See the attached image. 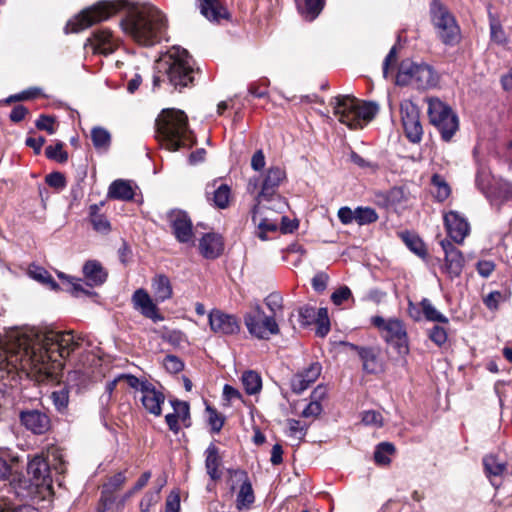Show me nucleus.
<instances>
[{"label": "nucleus", "mask_w": 512, "mask_h": 512, "mask_svg": "<svg viewBox=\"0 0 512 512\" xmlns=\"http://www.w3.org/2000/svg\"><path fill=\"white\" fill-rule=\"evenodd\" d=\"M77 346L71 331L17 328L7 334L5 346L0 347V371H23L39 382L56 381L63 367L61 360Z\"/></svg>", "instance_id": "1"}, {"label": "nucleus", "mask_w": 512, "mask_h": 512, "mask_svg": "<svg viewBox=\"0 0 512 512\" xmlns=\"http://www.w3.org/2000/svg\"><path fill=\"white\" fill-rule=\"evenodd\" d=\"M286 179L285 170L278 166L270 167L264 174L260 192L256 196V204L252 210V219L262 230L274 231L278 228V219L271 218L269 211L282 214L287 208V203L277 189Z\"/></svg>", "instance_id": "2"}, {"label": "nucleus", "mask_w": 512, "mask_h": 512, "mask_svg": "<svg viewBox=\"0 0 512 512\" xmlns=\"http://www.w3.org/2000/svg\"><path fill=\"white\" fill-rule=\"evenodd\" d=\"M123 31L135 42L152 46L159 42L166 30L164 15L152 5H142L129 12L121 21Z\"/></svg>", "instance_id": "3"}, {"label": "nucleus", "mask_w": 512, "mask_h": 512, "mask_svg": "<svg viewBox=\"0 0 512 512\" xmlns=\"http://www.w3.org/2000/svg\"><path fill=\"white\" fill-rule=\"evenodd\" d=\"M156 130L161 146L170 152L190 149L196 143L187 115L179 109H163L156 119Z\"/></svg>", "instance_id": "4"}, {"label": "nucleus", "mask_w": 512, "mask_h": 512, "mask_svg": "<svg viewBox=\"0 0 512 512\" xmlns=\"http://www.w3.org/2000/svg\"><path fill=\"white\" fill-rule=\"evenodd\" d=\"M334 115L350 129H361L378 113L374 102H364L349 95L338 96L334 101Z\"/></svg>", "instance_id": "5"}, {"label": "nucleus", "mask_w": 512, "mask_h": 512, "mask_svg": "<svg viewBox=\"0 0 512 512\" xmlns=\"http://www.w3.org/2000/svg\"><path fill=\"white\" fill-rule=\"evenodd\" d=\"M396 83L400 86L412 85L417 89H428L437 85L438 75L430 65L406 59L399 66Z\"/></svg>", "instance_id": "6"}, {"label": "nucleus", "mask_w": 512, "mask_h": 512, "mask_svg": "<svg viewBox=\"0 0 512 512\" xmlns=\"http://www.w3.org/2000/svg\"><path fill=\"white\" fill-rule=\"evenodd\" d=\"M125 6L126 2L124 0L99 2L71 19L66 25V30L67 32L84 30L97 22L108 19Z\"/></svg>", "instance_id": "7"}, {"label": "nucleus", "mask_w": 512, "mask_h": 512, "mask_svg": "<svg viewBox=\"0 0 512 512\" xmlns=\"http://www.w3.org/2000/svg\"><path fill=\"white\" fill-rule=\"evenodd\" d=\"M166 74L175 88L186 87L193 81V69L187 50L173 47L165 59Z\"/></svg>", "instance_id": "8"}, {"label": "nucleus", "mask_w": 512, "mask_h": 512, "mask_svg": "<svg viewBox=\"0 0 512 512\" xmlns=\"http://www.w3.org/2000/svg\"><path fill=\"white\" fill-rule=\"evenodd\" d=\"M371 323L380 331L382 338L396 350L398 355L402 357L408 355V336L405 325L401 320L374 316L371 318Z\"/></svg>", "instance_id": "9"}, {"label": "nucleus", "mask_w": 512, "mask_h": 512, "mask_svg": "<svg viewBox=\"0 0 512 512\" xmlns=\"http://www.w3.org/2000/svg\"><path fill=\"white\" fill-rule=\"evenodd\" d=\"M428 116L441 134L444 141L448 142L459 129L458 116L444 102L437 98L428 101Z\"/></svg>", "instance_id": "10"}, {"label": "nucleus", "mask_w": 512, "mask_h": 512, "mask_svg": "<svg viewBox=\"0 0 512 512\" xmlns=\"http://www.w3.org/2000/svg\"><path fill=\"white\" fill-rule=\"evenodd\" d=\"M431 20L436 33L446 45H455L460 39V28L454 16L438 1L431 4Z\"/></svg>", "instance_id": "11"}, {"label": "nucleus", "mask_w": 512, "mask_h": 512, "mask_svg": "<svg viewBox=\"0 0 512 512\" xmlns=\"http://www.w3.org/2000/svg\"><path fill=\"white\" fill-rule=\"evenodd\" d=\"M244 323L248 332L258 339H268L270 335L279 333L274 316H267L259 304L250 306L244 315Z\"/></svg>", "instance_id": "12"}, {"label": "nucleus", "mask_w": 512, "mask_h": 512, "mask_svg": "<svg viewBox=\"0 0 512 512\" xmlns=\"http://www.w3.org/2000/svg\"><path fill=\"white\" fill-rule=\"evenodd\" d=\"M400 114L406 137L412 143H419L422 140L423 128L418 107L411 100L405 99L400 103Z\"/></svg>", "instance_id": "13"}, {"label": "nucleus", "mask_w": 512, "mask_h": 512, "mask_svg": "<svg viewBox=\"0 0 512 512\" xmlns=\"http://www.w3.org/2000/svg\"><path fill=\"white\" fill-rule=\"evenodd\" d=\"M231 490H235L239 485L236 498V508L238 510L249 509L255 501V495L248 475L243 470L230 471Z\"/></svg>", "instance_id": "14"}, {"label": "nucleus", "mask_w": 512, "mask_h": 512, "mask_svg": "<svg viewBox=\"0 0 512 512\" xmlns=\"http://www.w3.org/2000/svg\"><path fill=\"white\" fill-rule=\"evenodd\" d=\"M440 245L444 251V263L441 266L442 273L451 280L460 277L464 268V257L450 241L441 240Z\"/></svg>", "instance_id": "15"}, {"label": "nucleus", "mask_w": 512, "mask_h": 512, "mask_svg": "<svg viewBox=\"0 0 512 512\" xmlns=\"http://www.w3.org/2000/svg\"><path fill=\"white\" fill-rule=\"evenodd\" d=\"M211 331L219 335H234L240 331V323L235 315L213 309L208 314Z\"/></svg>", "instance_id": "16"}, {"label": "nucleus", "mask_w": 512, "mask_h": 512, "mask_svg": "<svg viewBox=\"0 0 512 512\" xmlns=\"http://www.w3.org/2000/svg\"><path fill=\"white\" fill-rule=\"evenodd\" d=\"M167 219L175 238L179 242L188 243L192 241V222L186 212L182 210H172L167 214Z\"/></svg>", "instance_id": "17"}, {"label": "nucleus", "mask_w": 512, "mask_h": 512, "mask_svg": "<svg viewBox=\"0 0 512 512\" xmlns=\"http://www.w3.org/2000/svg\"><path fill=\"white\" fill-rule=\"evenodd\" d=\"M131 300L133 307L144 317L151 319L153 322H160L164 319L159 313L156 303L145 289H137L133 293Z\"/></svg>", "instance_id": "18"}, {"label": "nucleus", "mask_w": 512, "mask_h": 512, "mask_svg": "<svg viewBox=\"0 0 512 512\" xmlns=\"http://www.w3.org/2000/svg\"><path fill=\"white\" fill-rule=\"evenodd\" d=\"M444 224L447 234L457 243L463 242L469 234V223L456 211H449L444 215Z\"/></svg>", "instance_id": "19"}, {"label": "nucleus", "mask_w": 512, "mask_h": 512, "mask_svg": "<svg viewBox=\"0 0 512 512\" xmlns=\"http://www.w3.org/2000/svg\"><path fill=\"white\" fill-rule=\"evenodd\" d=\"M27 473L31 482L37 486H50V468L49 464L41 455H35L28 463Z\"/></svg>", "instance_id": "20"}, {"label": "nucleus", "mask_w": 512, "mask_h": 512, "mask_svg": "<svg viewBox=\"0 0 512 512\" xmlns=\"http://www.w3.org/2000/svg\"><path fill=\"white\" fill-rule=\"evenodd\" d=\"M21 424L34 434H44L50 428V419L42 411L25 410L20 413Z\"/></svg>", "instance_id": "21"}, {"label": "nucleus", "mask_w": 512, "mask_h": 512, "mask_svg": "<svg viewBox=\"0 0 512 512\" xmlns=\"http://www.w3.org/2000/svg\"><path fill=\"white\" fill-rule=\"evenodd\" d=\"M88 44L95 53L108 55L117 49L119 41L112 35L110 30L101 29L88 39Z\"/></svg>", "instance_id": "22"}, {"label": "nucleus", "mask_w": 512, "mask_h": 512, "mask_svg": "<svg viewBox=\"0 0 512 512\" xmlns=\"http://www.w3.org/2000/svg\"><path fill=\"white\" fill-rule=\"evenodd\" d=\"M321 370L322 367L319 363H312L305 370L295 374L291 379L292 391L301 394L318 379Z\"/></svg>", "instance_id": "23"}, {"label": "nucleus", "mask_w": 512, "mask_h": 512, "mask_svg": "<svg viewBox=\"0 0 512 512\" xmlns=\"http://www.w3.org/2000/svg\"><path fill=\"white\" fill-rule=\"evenodd\" d=\"M142 396L140 398L144 408L155 416L161 415V406L165 402L164 394L157 390L156 387L150 383L148 386H143Z\"/></svg>", "instance_id": "24"}, {"label": "nucleus", "mask_w": 512, "mask_h": 512, "mask_svg": "<svg viewBox=\"0 0 512 512\" xmlns=\"http://www.w3.org/2000/svg\"><path fill=\"white\" fill-rule=\"evenodd\" d=\"M224 249L223 239L217 233L205 234L199 242L200 253L207 259H215Z\"/></svg>", "instance_id": "25"}, {"label": "nucleus", "mask_w": 512, "mask_h": 512, "mask_svg": "<svg viewBox=\"0 0 512 512\" xmlns=\"http://www.w3.org/2000/svg\"><path fill=\"white\" fill-rule=\"evenodd\" d=\"M206 195L217 208L225 209L229 205L231 189L227 184L214 180L206 186Z\"/></svg>", "instance_id": "26"}, {"label": "nucleus", "mask_w": 512, "mask_h": 512, "mask_svg": "<svg viewBox=\"0 0 512 512\" xmlns=\"http://www.w3.org/2000/svg\"><path fill=\"white\" fill-rule=\"evenodd\" d=\"M197 5L201 14L209 21L218 22L229 18L230 14L220 0H197Z\"/></svg>", "instance_id": "27"}, {"label": "nucleus", "mask_w": 512, "mask_h": 512, "mask_svg": "<svg viewBox=\"0 0 512 512\" xmlns=\"http://www.w3.org/2000/svg\"><path fill=\"white\" fill-rule=\"evenodd\" d=\"M349 346L357 351L360 359L362 360L363 369L367 373H378L382 370L379 353L376 349L371 347H359L353 344H349Z\"/></svg>", "instance_id": "28"}, {"label": "nucleus", "mask_w": 512, "mask_h": 512, "mask_svg": "<svg viewBox=\"0 0 512 512\" xmlns=\"http://www.w3.org/2000/svg\"><path fill=\"white\" fill-rule=\"evenodd\" d=\"M83 274L91 287L102 285L107 279V272L100 262L89 260L83 266Z\"/></svg>", "instance_id": "29"}, {"label": "nucleus", "mask_w": 512, "mask_h": 512, "mask_svg": "<svg viewBox=\"0 0 512 512\" xmlns=\"http://www.w3.org/2000/svg\"><path fill=\"white\" fill-rule=\"evenodd\" d=\"M152 291L156 302L169 300L173 295L170 279L164 274H157L151 281Z\"/></svg>", "instance_id": "30"}, {"label": "nucleus", "mask_w": 512, "mask_h": 512, "mask_svg": "<svg viewBox=\"0 0 512 512\" xmlns=\"http://www.w3.org/2000/svg\"><path fill=\"white\" fill-rule=\"evenodd\" d=\"M108 197L122 201H129L134 197V190L129 181L118 179L110 184Z\"/></svg>", "instance_id": "31"}, {"label": "nucleus", "mask_w": 512, "mask_h": 512, "mask_svg": "<svg viewBox=\"0 0 512 512\" xmlns=\"http://www.w3.org/2000/svg\"><path fill=\"white\" fill-rule=\"evenodd\" d=\"M205 467L207 474L212 480L221 478L219 467L221 465V458L219 456L218 448L214 444H210L205 451Z\"/></svg>", "instance_id": "32"}, {"label": "nucleus", "mask_w": 512, "mask_h": 512, "mask_svg": "<svg viewBox=\"0 0 512 512\" xmlns=\"http://www.w3.org/2000/svg\"><path fill=\"white\" fill-rule=\"evenodd\" d=\"M242 384L245 391L250 394H257L262 388V380L258 373L255 371H246L242 375Z\"/></svg>", "instance_id": "33"}, {"label": "nucleus", "mask_w": 512, "mask_h": 512, "mask_svg": "<svg viewBox=\"0 0 512 512\" xmlns=\"http://www.w3.org/2000/svg\"><path fill=\"white\" fill-rule=\"evenodd\" d=\"M324 0H305L304 6L300 7L301 15L308 21H313L322 11Z\"/></svg>", "instance_id": "34"}, {"label": "nucleus", "mask_w": 512, "mask_h": 512, "mask_svg": "<svg viewBox=\"0 0 512 512\" xmlns=\"http://www.w3.org/2000/svg\"><path fill=\"white\" fill-rule=\"evenodd\" d=\"M91 139L96 149L105 150L110 145L111 136L106 129L102 127H94L91 131Z\"/></svg>", "instance_id": "35"}, {"label": "nucleus", "mask_w": 512, "mask_h": 512, "mask_svg": "<svg viewBox=\"0 0 512 512\" xmlns=\"http://www.w3.org/2000/svg\"><path fill=\"white\" fill-rule=\"evenodd\" d=\"M395 452L393 444L388 442L380 443L374 452L375 462L379 465H388L390 463V456Z\"/></svg>", "instance_id": "36"}, {"label": "nucleus", "mask_w": 512, "mask_h": 512, "mask_svg": "<svg viewBox=\"0 0 512 512\" xmlns=\"http://www.w3.org/2000/svg\"><path fill=\"white\" fill-rule=\"evenodd\" d=\"M420 305L424 316L428 321L448 323V318L439 312L428 299H423Z\"/></svg>", "instance_id": "37"}, {"label": "nucleus", "mask_w": 512, "mask_h": 512, "mask_svg": "<svg viewBox=\"0 0 512 512\" xmlns=\"http://www.w3.org/2000/svg\"><path fill=\"white\" fill-rule=\"evenodd\" d=\"M29 275L46 285H49L51 289L57 290L59 285L55 282V280L52 278V276L49 274L47 270H45L42 267L35 266L29 270Z\"/></svg>", "instance_id": "38"}, {"label": "nucleus", "mask_w": 512, "mask_h": 512, "mask_svg": "<svg viewBox=\"0 0 512 512\" xmlns=\"http://www.w3.org/2000/svg\"><path fill=\"white\" fill-rule=\"evenodd\" d=\"M377 219L378 215L373 208L361 206L356 208L355 222L358 225L362 226L371 224L376 222Z\"/></svg>", "instance_id": "39"}, {"label": "nucleus", "mask_w": 512, "mask_h": 512, "mask_svg": "<svg viewBox=\"0 0 512 512\" xmlns=\"http://www.w3.org/2000/svg\"><path fill=\"white\" fill-rule=\"evenodd\" d=\"M431 183L435 188L436 198L439 201H444L448 198L451 192L450 187L442 176L434 174L431 178Z\"/></svg>", "instance_id": "40"}, {"label": "nucleus", "mask_w": 512, "mask_h": 512, "mask_svg": "<svg viewBox=\"0 0 512 512\" xmlns=\"http://www.w3.org/2000/svg\"><path fill=\"white\" fill-rule=\"evenodd\" d=\"M402 238H403V241L405 242V244L407 245V247L412 252H414L416 255H418L420 257L426 256L425 245L419 237L409 234V233H406V234H403Z\"/></svg>", "instance_id": "41"}, {"label": "nucleus", "mask_w": 512, "mask_h": 512, "mask_svg": "<svg viewBox=\"0 0 512 512\" xmlns=\"http://www.w3.org/2000/svg\"><path fill=\"white\" fill-rule=\"evenodd\" d=\"M484 467L490 475L499 476L501 475L506 466L503 462L499 461L496 456L488 455L483 459Z\"/></svg>", "instance_id": "42"}, {"label": "nucleus", "mask_w": 512, "mask_h": 512, "mask_svg": "<svg viewBox=\"0 0 512 512\" xmlns=\"http://www.w3.org/2000/svg\"><path fill=\"white\" fill-rule=\"evenodd\" d=\"M47 158L64 163L68 160V155L63 149V143L57 142L55 145H49L45 149Z\"/></svg>", "instance_id": "43"}, {"label": "nucleus", "mask_w": 512, "mask_h": 512, "mask_svg": "<svg viewBox=\"0 0 512 512\" xmlns=\"http://www.w3.org/2000/svg\"><path fill=\"white\" fill-rule=\"evenodd\" d=\"M490 35L491 39L498 44L505 43L506 41L505 32L500 22L492 16H490Z\"/></svg>", "instance_id": "44"}, {"label": "nucleus", "mask_w": 512, "mask_h": 512, "mask_svg": "<svg viewBox=\"0 0 512 512\" xmlns=\"http://www.w3.org/2000/svg\"><path fill=\"white\" fill-rule=\"evenodd\" d=\"M161 486L155 491H148L140 501L141 512H148L150 508L160 499Z\"/></svg>", "instance_id": "45"}, {"label": "nucleus", "mask_w": 512, "mask_h": 512, "mask_svg": "<svg viewBox=\"0 0 512 512\" xmlns=\"http://www.w3.org/2000/svg\"><path fill=\"white\" fill-rule=\"evenodd\" d=\"M118 380H121V382H125L129 387L141 393L144 390L143 386H148L150 384V382L140 380L139 378L131 374H120L118 375Z\"/></svg>", "instance_id": "46"}, {"label": "nucleus", "mask_w": 512, "mask_h": 512, "mask_svg": "<svg viewBox=\"0 0 512 512\" xmlns=\"http://www.w3.org/2000/svg\"><path fill=\"white\" fill-rule=\"evenodd\" d=\"M362 422L367 426L381 427L383 425V417L381 413L375 410H368L362 413Z\"/></svg>", "instance_id": "47"}, {"label": "nucleus", "mask_w": 512, "mask_h": 512, "mask_svg": "<svg viewBox=\"0 0 512 512\" xmlns=\"http://www.w3.org/2000/svg\"><path fill=\"white\" fill-rule=\"evenodd\" d=\"M300 323L303 326L310 325L316 318V308L305 305L299 309Z\"/></svg>", "instance_id": "48"}, {"label": "nucleus", "mask_w": 512, "mask_h": 512, "mask_svg": "<svg viewBox=\"0 0 512 512\" xmlns=\"http://www.w3.org/2000/svg\"><path fill=\"white\" fill-rule=\"evenodd\" d=\"M429 337L436 345L441 346L447 341V332L443 327L435 325L430 330Z\"/></svg>", "instance_id": "49"}, {"label": "nucleus", "mask_w": 512, "mask_h": 512, "mask_svg": "<svg viewBox=\"0 0 512 512\" xmlns=\"http://www.w3.org/2000/svg\"><path fill=\"white\" fill-rule=\"evenodd\" d=\"M351 295V290L347 286H342L332 293L331 300L335 305L339 306L347 301Z\"/></svg>", "instance_id": "50"}, {"label": "nucleus", "mask_w": 512, "mask_h": 512, "mask_svg": "<svg viewBox=\"0 0 512 512\" xmlns=\"http://www.w3.org/2000/svg\"><path fill=\"white\" fill-rule=\"evenodd\" d=\"M126 481V477L124 473L119 472L112 476L108 482L104 485V488L108 492H113L118 490Z\"/></svg>", "instance_id": "51"}, {"label": "nucleus", "mask_w": 512, "mask_h": 512, "mask_svg": "<svg viewBox=\"0 0 512 512\" xmlns=\"http://www.w3.org/2000/svg\"><path fill=\"white\" fill-rule=\"evenodd\" d=\"M488 196L493 197L494 200H496L497 198H500L501 201L508 200L512 197V187L507 183L501 184Z\"/></svg>", "instance_id": "52"}, {"label": "nucleus", "mask_w": 512, "mask_h": 512, "mask_svg": "<svg viewBox=\"0 0 512 512\" xmlns=\"http://www.w3.org/2000/svg\"><path fill=\"white\" fill-rule=\"evenodd\" d=\"M207 412L208 422L211 425L213 431L219 432L224 424L223 418L217 413L215 409L210 407H207Z\"/></svg>", "instance_id": "53"}, {"label": "nucleus", "mask_w": 512, "mask_h": 512, "mask_svg": "<svg viewBox=\"0 0 512 512\" xmlns=\"http://www.w3.org/2000/svg\"><path fill=\"white\" fill-rule=\"evenodd\" d=\"M180 511V496L178 492L172 491L166 499L165 512Z\"/></svg>", "instance_id": "54"}, {"label": "nucleus", "mask_w": 512, "mask_h": 512, "mask_svg": "<svg viewBox=\"0 0 512 512\" xmlns=\"http://www.w3.org/2000/svg\"><path fill=\"white\" fill-rule=\"evenodd\" d=\"M93 228L101 233H107L110 231V223L103 215H94L91 220Z\"/></svg>", "instance_id": "55"}, {"label": "nucleus", "mask_w": 512, "mask_h": 512, "mask_svg": "<svg viewBox=\"0 0 512 512\" xmlns=\"http://www.w3.org/2000/svg\"><path fill=\"white\" fill-rule=\"evenodd\" d=\"M51 398L55 407L60 411L68 405V393L65 390L55 391L52 393Z\"/></svg>", "instance_id": "56"}, {"label": "nucleus", "mask_w": 512, "mask_h": 512, "mask_svg": "<svg viewBox=\"0 0 512 512\" xmlns=\"http://www.w3.org/2000/svg\"><path fill=\"white\" fill-rule=\"evenodd\" d=\"M329 276L324 272L317 273L312 279V287L315 291L323 292L328 284Z\"/></svg>", "instance_id": "57"}, {"label": "nucleus", "mask_w": 512, "mask_h": 512, "mask_svg": "<svg viewBox=\"0 0 512 512\" xmlns=\"http://www.w3.org/2000/svg\"><path fill=\"white\" fill-rule=\"evenodd\" d=\"M35 125L39 130H45L50 135L55 133L54 120L48 116L41 115Z\"/></svg>", "instance_id": "58"}, {"label": "nucleus", "mask_w": 512, "mask_h": 512, "mask_svg": "<svg viewBox=\"0 0 512 512\" xmlns=\"http://www.w3.org/2000/svg\"><path fill=\"white\" fill-rule=\"evenodd\" d=\"M356 209L352 210L349 207H341L338 210V218L342 224L348 225L355 221Z\"/></svg>", "instance_id": "59"}, {"label": "nucleus", "mask_w": 512, "mask_h": 512, "mask_svg": "<svg viewBox=\"0 0 512 512\" xmlns=\"http://www.w3.org/2000/svg\"><path fill=\"white\" fill-rule=\"evenodd\" d=\"M164 366L168 371L177 373L182 370L183 363L176 356L168 355L164 359Z\"/></svg>", "instance_id": "60"}, {"label": "nucleus", "mask_w": 512, "mask_h": 512, "mask_svg": "<svg viewBox=\"0 0 512 512\" xmlns=\"http://www.w3.org/2000/svg\"><path fill=\"white\" fill-rule=\"evenodd\" d=\"M46 183L54 188H64L65 177L60 172H54L46 176Z\"/></svg>", "instance_id": "61"}, {"label": "nucleus", "mask_w": 512, "mask_h": 512, "mask_svg": "<svg viewBox=\"0 0 512 512\" xmlns=\"http://www.w3.org/2000/svg\"><path fill=\"white\" fill-rule=\"evenodd\" d=\"M172 406L178 418L185 421L189 417V405L186 402L173 401Z\"/></svg>", "instance_id": "62"}, {"label": "nucleus", "mask_w": 512, "mask_h": 512, "mask_svg": "<svg viewBox=\"0 0 512 512\" xmlns=\"http://www.w3.org/2000/svg\"><path fill=\"white\" fill-rule=\"evenodd\" d=\"M502 300V294L499 291H492L484 298V304L491 310L497 309Z\"/></svg>", "instance_id": "63"}, {"label": "nucleus", "mask_w": 512, "mask_h": 512, "mask_svg": "<svg viewBox=\"0 0 512 512\" xmlns=\"http://www.w3.org/2000/svg\"><path fill=\"white\" fill-rule=\"evenodd\" d=\"M265 303L274 314L282 309V298L278 294H270Z\"/></svg>", "instance_id": "64"}]
</instances>
